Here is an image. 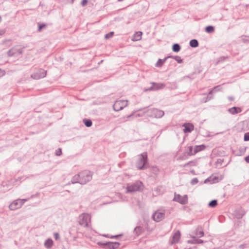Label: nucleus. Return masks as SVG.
Returning a JSON list of instances; mask_svg holds the SVG:
<instances>
[{
    "label": "nucleus",
    "instance_id": "obj_1",
    "mask_svg": "<svg viewBox=\"0 0 249 249\" xmlns=\"http://www.w3.org/2000/svg\"><path fill=\"white\" fill-rule=\"evenodd\" d=\"M92 174L89 170H84L74 176L71 180L72 184H86L92 179Z\"/></svg>",
    "mask_w": 249,
    "mask_h": 249
},
{
    "label": "nucleus",
    "instance_id": "obj_2",
    "mask_svg": "<svg viewBox=\"0 0 249 249\" xmlns=\"http://www.w3.org/2000/svg\"><path fill=\"white\" fill-rule=\"evenodd\" d=\"M139 159L136 163L137 168L140 170L147 169L149 167L148 162L147 153L144 152L138 156Z\"/></svg>",
    "mask_w": 249,
    "mask_h": 249
},
{
    "label": "nucleus",
    "instance_id": "obj_3",
    "mask_svg": "<svg viewBox=\"0 0 249 249\" xmlns=\"http://www.w3.org/2000/svg\"><path fill=\"white\" fill-rule=\"evenodd\" d=\"M143 188V183L140 180L128 184L126 187L127 192L133 193L136 191H142Z\"/></svg>",
    "mask_w": 249,
    "mask_h": 249
},
{
    "label": "nucleus",
    "instance_id": "obj_4",
    "mask_svg": "<svg viewBox=\"0 0 249 249\" xmlns=\"http://www.w3.org/2000/svg\"><path fill=\"white\" fill-rule=\"evenodd\" d=\"M148 115L151 117L160 118L164 115V112L158 108H150L146 111Z\"/></svg>",
    "mask_w": 249,
    "mask_h": 249
},
{
    "label": "nucleus",
    "instance_id": "obj_5",
    "mask_svg": "<svg viewBox=\"0 0 249 249\" xmlns=\"http://www.w3.org/2000/svg\"><path fill=\"white\" fill-rule=\"evenodd\" d=\"M90 220V217L88 214L82 213L79 216V224L82 226L87 227Z\"/></svg>",
    "mask_w": 249,
    "mask_h": 249
},
{
    "label": "nucleus",
    "instance_id": "obj_6",
    "mask_svg": "<svg viewBox=\"0 0 249 249\" xmlns=\"http://www.w3.org/2000/svg\"><path fill=\"white\" fill-rule=\"evenodd\" d=\"M98 244L104 246L106 249H116L120 245V243L117 242H99Z\"/></svg>",
    "mask_w": 249,
    "mask_h": 249
},
{
    "label": "nucleus",
    "instance_id": "obj_7",
    "mask_svg": "<svg viewBox=\"0 0 249 249\" xmlns=\"http://www.w3.org/2000/svg\"><path fill=\"white\" fill-rule=\"evenodd\" d=\"M23 53L22 49H18L17 47H14L7 52V55L9 57H18Z\"/></svg>",
    "mask_w": 249,
    "mask_h": 249
},
{
    "label": "nucleus",
    "instance_id": "obj_8",
    "mask_svg": "<svg viewBox=\"0 0 249 249\" xmlns=\"http://www.w3.org/2000/svg\"><path fill=\"white\" fill-rule=\"evenodd\" d=\"M173 200L174 201L178 202L181 204L184 205L188 202V196L186 195L181 196L180 195L177 194L175 193L174 197Z\"/></svg>",
    "mask_w": 249,
    "mask_h": 249
},
{
    "label": "nucleus",
    "instance_id": "obj_9",
    "mask_svg": "<svg viewBox=\"0 0 249 249\" xmlns=\"http://www.w3.org/2000/svg\"><path fill=\"white\" fill-rule=\"evenodd\" d=\"M127 101L119 100L116 101L113 105V109L115 111H119L122 110L124 107L127 106Z\"/></svg>",
    "mask_w": 249,
    "mask_h": 249
},
{
    "label": "nucleus",
    "instance_id": "obj_10",
    "mask_svg": "<svg viewBox=\"0 0 249 249\" xmlns=\"http://www.w3.org/2000/svg\"><path fill=\"white\" fill-rule=\"evenodd\" d=\"M47 71L40 69L36 72L33 73L31 75V77L34 79L38 80L45 77Z\"/></svg>",
    "mask_w": 249,
    "mask_h": 249
},
{
    "label": "nucleus",
    "instance_id": "obj_11",
    "mask_svg": "<svg viewBox=\"0 0 249 249\" xmlns=\"http://www.w3.org/2000/svg\"><path fill=\"white\" fill-rule=\"evenodd\" d=\"M151 84L152 86L147 89H145V91L157 90L162 89L165 87V85L163 83L152 82Z\"/></svg>",
    "mask_w": 249,
    "mask_h": 249
},
{
    "label": "nucleus",
    "instance_id": "obj_12",
    "mask_svg": "<svg viewBox=\"0 0 249 249\" xmlns=\"http://www.w3.org/2000/svg\"><path fill=\"white\" fill-rule=\"evenodd\" d=\"M23 205V202L20 199H18L12 202L9 206L10 210L14 211L20 208Z\"/></svg>",
    "mask_w": 249,
    "mask_h": 249
},
{
    "label": "nucleus",
    "instance_id": "obj_13",
    "mask_svg": "<svg viewBox=\"0 0 249 249\" xmlns=\"http://www.w3.org/2000/svg\"><path fill=\"white\" fill-rule=\"evenodd\" d=\"M165 217V213L162 212L156 211L152 215L153 220L156 222H159Z\"/></svg>",
    "mask_w": 249,
    "mask_h": 249
},
{
    "label": "nucleus",
    "instance_id": "obj_14",
    "mask_svg": "<svg viewBox=\"0 0 249 249\" xmlns=\"http://www.w3.org/2000/svg\"><path fill=\"white\" fill-rule=\"evenodd\" d=\"M220 90V86L218 85L217 86L214 87L212 89H211L209 92V95L207 97V99L205 101V102H207V101L210 100L211 99L213 98V97L212 96H210L212 95L213 92H216L217 91H219Z\"/></svg>",
    "mask_w": 249,
    "mask_h": 249
},
{
    "label": "nucleus",
    "instance_id": "obj_15",
    "mask_svg": "<svg viewBox=\"0 0 249 249\" xmlns=\"http://www.w3.org/2000/svg\"><path fill=\"white\" fill-rule=\"evenodd\" d=\"M184 128L183 129V132L185 133H190L194 129V125L191 124H184L182 125Z\"/></svg>",
    "mask_w": 249,
    "mask_h": 249
},
{
    "label": "nucleus",
    "instance_id": "obj_16",
    "mask_svg": "<svg viewBox=\"0 0 249 249\" xmlns=\"http://www.w3.org/2000/svg\"><path fill=\"white\" fill-rule=\"evenodd\" d=\"M245 214V212L242 208L237 209L234 212V215L237 219L242 218Z\"/></svg>",
    "mask_w": 249,
    "mask_h": 249
},
{
    "label": "nucleus",
    "instance_id": "obj_17",
    "mask_svg": "<svg viewBox=\"0 0 249 249\" xmlns=\"http://www.w3.org/2000/svg\"><path fill=\"white\" fill-rule=\"evenodd\" d=\"M172 57V55H169L167 57H165L164 59H159L158 61L157 62L155 66L157 67H161L163 64L165 63V61L169 58Z\"/></svg>",
    "mask_w": 249,
    "mask_h": 249
},
{
    "label": "nucleus",
    "instance_id": "obj_18",
    "mask_svg": "<svg viewBox=\"0 0 249 249\" xmlns=\"http://www.w3.org/2000/svg\"><path fill=\"white\" fill-rule=\"evenodd\" d=\"M228 111L231 114H236L242 111V109L239 107H233L230 108L228 109Z\"/></svg>",
    "mask_w": 249,
    "mask_h": 249
},
{
    "label": "nucleus",
    "instance_id": "obj_19",
    "mask_svg": "<svg viewBox=\"0 0 249 249\" xmlns=\"http://www.w3.org/2000/svg\"><path fill=\"white\" fill-rule=\"evenodd\" d=\"M142 33L141 31L136 32L132 38L133 41H138L142 39Z\"/></svg>",
    "mask_w": 249,
    "mask_h": 249
},
{
    "label": "nucleus",
    "instance_id": "obj_20",
    "mask_svg": "<svg viewBox=\"0 0 249 249\" xmlns=\"http://www.w3.org/2000/svg\"><path fill=\"white\" fill-rule=\"evenodd\" d=\"M144 231L143 228L141 226L136 227L133 231L134 233L137 236H139Z\"/></svg>",
    "mask_w": 249,
    "mask_h": 249
},
{
    "label": "nucleus",
    "instance_id": "obj_21",
    "mask_svg": "<svg viewBox=\"0 0 249 249\" xmlns=\"http://www.w3.org/2000/svg\"><path fill=\"white\" fill-rule=\"evenodd\" d=\"M180 237V233L179 231H177L173 235L172 244L177 243Z\"/></svg>",
    "mask_w": 249,
    "mask_h": 249
},
{
    "label": "nucleus",
    "instance_id": "obj_22",
    "mask_svg": "<svg viewBox=\"0 0 249 249\" xmlns=\"http://www.w3.org/2000/svg\"><path fill=\"white\" fill-rule=\"evenodd\" d=\"M194 239L187 241V243L192 244H202L204 242L201 239H196L195 236L192 237Z\"/></svg>",
    "mask_w": 249,
    "mask_h": 249
},
{
    "label": "nucleus",
    "instance_id": "obj_23",
    "mask_svg": "<svg viewBox=\"0 0 249 249\" xmlns=\"http://www.w3.org/2000/svg\"><path fill=\"white\" fill-rule=\"evenodd\" d=\"M206 148V146L204 144L196 145L194 149V153H197V152L203 150Z\"/></svg>",
    "mask_w": 249,
    "mask_h": 249
},
{
    "label": "nucleus",
    "instance_id": "obj_24",
    "mask_svg": "<svg viewBox=\"0 0 249 249\" xmlns=\"http://www.w3.org/2000/svg\"><path fill=\"white\" fill-rule=\"evenodd\" d=\"M53 241L51 238H48L47 239L45 243H44V246L47 249H50L53 245Z\"/></svg>",
    "mask_w": 249,
    "mask_h": 249
},
{
    "label": "nucleus",
    "instance_id": "obj_25",
    "mask_svg": "<svg viewBox=\"0 0 249 249\" xmlns=\"http://www.w3.org/2000/svg\"><path fill=\"white\" fill-rule=\"evenodd\" d=\"M195 235L198 237H201L204 236V232L201 227H198L196 230Z\"/></svg>",
    "mask_w": 249,
    "mask_h": 249
},
{
    "label": "nucleus",
    "instance_id": "obj_26",
    "mask_svg": "<svg viewBox=\"0 0 249 249\" xmlns=\"http://www.w3.org/2000/svg\"><path fill=\"white\" fill-rule=\"evenodd\" d=\"M190 46L192 48H196L198 46V41L196 39H193L190 41Z\"/></svg>",
    "mask_w": 249,
    "mask_h": 249
},
{
    "label": "nucleus",
    "instance_id": "obj_27",
    "mask_svg": "<svg viewBox=\"0 0 249 249\" xmlns=\"http://www.w3.org/2000/svg\"><path fill=\"white\" fill-rule=\"evenodd\" d=\"M180 49L181 47L180 45L178 43H175L172 46V50L174 52H178L180 50Z\"/></svg>",
    "mask_w": 249,
    "mask_h": 249
},
{
    "label": "nucleus",
    "instance_id": "obj_28",
    "mask_svg": "<svg viewBox=\"0 0 249 249\" xmlns=\"http://www.w3.org/2000/svg\"><path fill=\"white\" fill-rule=\"evenodd\" d=\"M83 123L86 126L90 127L92 124V122L90 119H85L83 120Z\"/></svg>",
    "mask_w": 249,
    "mask_h": 249
},
{
    "label": "nucleus",
    "instance_id": "obj_29",
    "mask_svg": "<svg viewBox=\"0 0 249 249\" xmlns=\"http://www.w3.org/2000/svg\"><path fill=\"white\" fill-rule=\"evenodd\" d=\"M217 205V201L216 199L211 200L208 204V206L211 208H214Z\"/></svg>",
    "mask_w": 249,
    "mask_h": 249
},
{
    "label": "nucleus",
    "instance_id": "obj_30",
    "mask_svg": "<svg viewBox=\"0 0 249 249\" xmlns=\"http://www.w3.org/2000/svg\"><path fill=\"white\" fill-rule=\"evenodd\" d=\"M214 31V27L213 26H208L205 28V31L208 33H211Z\"/></svg>",
    "mask_w": 249,
    "mask_h": 249
},
{
    "label": "nucleus",
    "instance_id": "obj_31",
    "mask_svg": "<svg viewBox=\"0 0 249 249\" xmlns=\"http://www.w3.org/2000/svg\"><path fill=\"white\" fill-rule=\"evenodd\" d=\"M188 151L187 152V154L189 156L195 155L196 153H194V148L192 146H190L188 148Z\"/></svg>",
    "mask_w": 249,
    "mask_h": 249
},
{
    "label": "nucleus",
    "instance_id": "obj_32",
    "mask_svg": "<svg viewBox=\"0 0 249 249\" xmlns=\"http://www.w3.org/2000/svg\"><path fill=\"white\" fill-rule=\"evenodd\" d=\"M171 58H174L178 63H182L183 62V59L179 56H173Z\"/></svg>",
    "mask_w": 249,
    "mask_h": 249
},
{
    "label": "nucleus",
    "instance_id": "obj_33",
    "mask_svg": "<svg viewBox=\"0 0 249 249\" xmlns=\"http://www.w3.org/2000/svg\"><path fill=\"white\" fill-rule=\"evenodd\" d=\"M114 33L113 32H110L109 33L105 35V38L106 39H109V38H111L114 35Z\"/></svg>",
    "mask_w": 249,
    "mask_h": 249
},
{
    "label": "nucleus",
    "instance_id": "obj_34",
    "mask_svg": "<svg viewBox=\"0 0 249 249\" xmlns=\"http://www.w3.org/2000/svg\"><path fill=\"white\" fill-rule=\"evenodd\" d=\"M45 27H46V24H39V25H38V32H40L42 29H43L44 28H45Z\"/></svg>",
    "mask_w": 249,
    "mask_h": 249
},
{
    "label": "nucleus",
    "instance_id": "obj_35",
    "mask_svg": "<svg viewBox=\"0 0 249 249\" xmlns=\"http://www.w3.org/2000/svg\"><path fill=\"white\" fill-rule=\"evenodd\" d=\"M55 154L56 156H60L62 154V149L61 148H58L56 150Z\"/></svg>",
    "mask_w": 249,
    "mask_h": 249
},
{
    "label": "nucleus",
    "instance_id": "obj_36",
    "mask_svg": "<svg viewBox=\"0 0 249 249\" xmlns=\"http://www.w3.org/2000/svg\"><path fill=\"white\" fill-rule=\"evenodd\" d=\"M198 182V180L197 178H194L191 181V184L192 185H195Z\"/></svg>",
    "mask_w": 249,
    "mask_h": 249
},
{
    "label": "nucleus",
    "instance_id": "obj_37",
    "mask_svg": "<svg viewBox=\"0 0 249 249\" xmlns=\"http://www.w3.org/2000/svg\"><path fill=\"white\" fill-rule=\"evenodd\" d=\"M244 141H249V132H247L244 134Z\"/></svg>",
    "mask_w": 249,
    "mask_h": 249
},
{
    "label": "nucleus",
    "instance_id": "obj_38",
    "mask_svg": "<svg viewBox=\"0 0 249 249\" xmlns=\"http://www.w3.org/2000/svg\"><path fill=\"white\" fill-rule=\"evenodd\" d=\"M54 237L56 240H58L60 239L59 234L58 232H55L54 233Z\"/></svg>",
    "mask_w": 249,
    "mask_h": 249
},
{
    "label": "nucleus",
    "instance_id": "obj_39",
    "mask_svg": "<svg viewBox=\"0 0 249 249\" xmlns=\"http://www.w3.org/2000/svg\"><path fill=\"white\" fill-rule=\"evenodd\" d=\"M195 73H193L190 75H187V76H185L184 77H183V78L184 79H185L186 78H190L191 80L192 79H194V77H193V75Z\"/></svg>",
    "mask_w": 249,
    "mask_h": 249
},
{
    "label": "nucleus",
    "instance_id": "obj_40",
    "mask_svg": "<svg viewBox=\"0 0 249 249\" xmlns=\"http://www.w3.org/2000/svg\"><path fill=\"white\" fill-rule=\"evenodd\" d=\"M88 2V0H82L81 4L82 6H84L87 4Z\"/></svg>",
    "mask_w": 249,
    "mask_h": 249
},
{
    "label": "nucleus",
    "instance_id": "obj_41",
    "mask_svg": "<svg viewBox=\"0 0 249 249\" xmlns=\"http://www.w3.org/2000/svg\"><path fill=\"white\" fill-rule=\"evenodd\" d=\"M5 74V71L4 70H1L0 69V77L3 76Z\"/></svg>",
    "mask_w": 249,
    "mask_h": 249
},
{
    "label": "nucleus",
    "instance_id": "obj_42",
    "mask_svg": "<svg viewBox=\"0 0 249 249\" xmlns=\"http://www.w3.org/2000/svg\"><path fill=\"white\" fill-rule=\"evenodd\" d=\"M121 234L120 235H112L110 236V238H118L119 236H121Z\"/></svg>",
    "mask_w": 249,
    "mask_h": 249
},
{
    "label": "nucleus",
    "instance_id": "obj_43",
    "mask_svg": "<svg viewBox=\"0 0 249 249\" xmlns=\"http://www.w3.org/2000/svg\"><path fill=\"white\" fill-rule=\"evenodd\" d=\"M245 160L246 162L249 163V155L245 158Z\"/></svg>",
    "mask_w": 249,
    "mask_h": 249
},
{
    "label": "nucleus",
    "instance_id": "obj_44",
    "mask_svg": "<svg viewBox=\"0 0 249 249\" xmlns=\"http://www.w3.org/2000/svg\"><path fill=\"white\" fill-rule=\"evenodd\" d=\"M228 99H229V101H233L234 100V97L232 96H229Z\"/></svg>",
    "mask_w": 249,
    "mask_h": 249
},
{
    "label": "nucleus",
    "instance_id": "obj_45",
    "mask_svg": "<svg viewBox=\"0 0 249 249\" xmlns=\"http://www.w3.org/2000/svg\"><path fill=\"white\" fill-rule=\"evenodd\" d=\"M223 160L219 159L217 160V162L221 164L222 162H223Z\"/></svg>",
    "mask_w": 249,
    "mask_h": 249
},
{
    "label": "nucleus",
    "instance_id": "obj_46",
    "mask_svg": "<svg viewBox=\"0 0 249 249\" xmlns=\"http://www.w3.org/2000/svg\"><path fill=\"white\" fill-rule=\"evenodd\" d=\"M39 196V194L38 193H37L35 195H33L31 196V198H33V197H36V196Z\"/></svg>",
    "mask_w": 249,
    "mask_h": 249
},
{
    "label": "nucleus",
    "instance_id": "obj_47",
    "mask_svg": "<svg viewBox=\"0 0 249 249\" xmlns=\"http://www.w3.org/2000/svg\"><path fill=\"white\" fill-rule=\"evenodd\" d=\"M20 200L23 202V205L24 204V203L27 201L28 200V199H20Z\"/></svg>",
    "mask_w": 249,
    "mask_h": 249
},
{
    "label": "nucleus",
    "instance_id": "obj_48",
    "mask_svg": "<svg viewBox=\"0 0 249 249\" xmlns=\"http://www.w3.org/2000/svg\"><path fill=\"white\" fill-rule=\"evenodd\" d=\"M104 236H105V237H108V238H110V237H109V236H108V235H104Z\"/></svg>",
    "mask_w": 249,
    "mask_h": 249
},
{
    "label": "nucleus",
    "instance_id": "obj_49",
    "mask_svg": "<svg viewBox=\"0 0 249 249\" xmlns=\"http://www.w3.org/2000/svg\"><path fill=\"white\" fill-rule=\"evenodd\" d=\"M189 164V162L188 163H187L186 164H185L184 166H186L187 165H188Z\"/></svg>",
    "mask_w": 249,
    "mask_h": 249
},
{
    "label": "nucleus",
    "instance_id": "obj_50",
    "mask_svg": "<svg viewBox=\"0 0 249 249\" xmlns=\"http://www.w3.org/2000/svg\"><path fill=\"white\" fill-rule=\"evenodd\" d=\"M208 180H209V178L206 179L205 180L204 182H205V183H206V182Z\"/></svg>",
    "mask_w": 249,
    "mask_h": 249
},
{
    "label": "nucleus",
    "instance_id": "obj_51",
    "mask_svg": "<svg viewBox=\"0 0 249 249\" xmlns=\"http://www.w3.org/2000/svg\"><path fill=\"white\" fill-rule=\"evenodd\" d=\"M74 0H71V3H72L74 2Z\"/></svg>",
    "mask_w": 249,
    "mask_h": 249
},
{
    "label": "nucleus",
    "instance_id": "obj_52",
    "mask_svg": "<svg viewBox=\"0 0 249 249\" xmlns=\"http://www.w3.org/2000/svg\"><path fill=\"white\" fill-rule=\"evenodd\" d=\"M131 116H132V115H128V116H127V118H129V117H130Z\"/></svg>",
    "mask_w": 249,
    "mask_h": 249
},
{
    "label": "nucleus",
    "instance_id": "obj_53",
    "mask_svg": "<svg viewBox=\"0 0 249 249\" xmlns=\"http://www.w3.org/2000/svg\"><path fill=\"white\" fill-rule=\"evenodd\" d=\"M1 17L0 16V22H1Z\"/></svg>",
    "mask_w": 249,
    "mask_h": 249
},
{
    "label": "nucleus",
    "instance_id": "obj_54",
    "mask_svg": "<svg viewBox=\"0 0 249 249\" xmlns=\"http://www.w3.org/2000/svg\"><path fill=\"white\" fill-rule=\"evenodd\" d=\"M123 0H118V1H123Z\"/></svg>",
    "mask_w": 249,
    "mask_h": 249
},
{
    "label": "nucleus",
    "instance_id": "obj_55",
    "mask_svg": "<svg viewBox=\"0 0 249 249\" xmlns=\"http://www.w3.org/2000/svg\"><path fill=\"white\" fill-rule=\"evenodd\" d=\"M103 61V60H101L100 63H102Z\"/></svg>",
    "mask_w": 249,
    "mask_h": 249
},
{
    "label": "nucleus",
    "instance_id": "obj_56",
    "mask_svg": "<svg viewBox=\"0 0 249 249\" xmlns=\"http://www.w3.org/2000/svg\"><path fill=\"white\" fill-rule=\"evenodd\" d=\"M192 249L191 248H188V249Z\"/></svg>",
    "mask_w": 249,
    "mask_h": 249
}]
</instances>
